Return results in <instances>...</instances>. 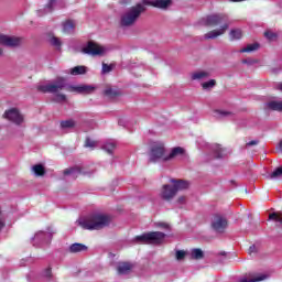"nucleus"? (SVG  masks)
I'll use <instances>...</instances> for the list:
<instances>
[{"label": "nucleus", "instance_id": "obj_31", "mask_svg": "<svg viewBox=\"0 0 282 282\" xmlns=\"http://www.w3.org/2000/svg\"><path fill=\"white\" fill-rule=\"evenodd\" d=\"M265 279H268L267 274H257V275H252L251 279H246L242 278L239 280V282H259V281H265Z\"/></svg>", "mask_w": 282, "mask_h": 282}, {"label": "nucleus", "instance_id": "obj_44", "mask_svg": "<svg viewBox=\"0 0 282 282\" xmlns=\"http://www.w3.org/2000/svg\"><path fill=\"white\" fill-rule=\"evenodd\" d=\"M85 147L89 148V149H95L96 148V141L87 138L86 142H85Z\"/></svg>", "mask_w": 282, "mask_h": 282}, {"label": "nucleus", "instance_id": "obj_2", "mask_svg": "<svg viewBox=\"0 0 282 282\" xmlns=\"http://www.w3.org/2000/svg\"><path fill=\"white\" fill-rule=\"evenodd\" d=\"M147 11V7L143 3H138L134 7L129 8L122 15L120 20L121 28H131L138 19H140V14Z\"/></svg>", "mask_w": 282, "mask_h": 282}, {"label": "nucleus", "instance_id": "obj_49", "mask_svg": "<svg viewBox=\"0 0 282 282\" xmlns=\"http://www.w3.org/2000/svg\"><path fill=\"white\" fill-rule=\"evenodd\" d=\"M259 144V140H253L247 143V147H257Z\"/></svg>", "mask_w": 282, "mask_h": 282}, {"label": "nucleus", "instance_id": "obj_34", "mask_svg": "<svg viewBox=\"0 0 282 282\" xmlns=\"http://www.w3.org/2000/svg\"><path fill=\"white\" fill-rule=\"evenodd\" d=\"M104 151H106V153H113V151L116 150V143L113 142H107L102 145Z\"/></svg>", "mask_w": 282, "mask_h": 282}, {"label": "nucleus", "instance_id": "obj_47", "mask_svg": "<svg viewBox=\"0 0 282 282\" xmlns=\"http://www.w3.org/2000/svg\"><path fill=\"white\" fill-rule=\"evenodd\" d=\"M6 226V223L3 221V217L1 216V209H0V231L3 230Z\"/></svg>", "mask_w": 282, "mask_h": 282}, {"label": "nucleus", "instance_id": "obj_32", "mask_svg": "<svg viewBox=\"0 0 282 282\" xmlns=\"http://www.w3.org/2000/svg\"><path fill=\"white\" fill-rule=\"evenodd\" d=\"M257 50H259V43H253V44L247 45V47L241 48L240 52L241 54H243V53L257 52Z\"/></svg>", "mask_w": 282, "mask_h": 282}, {"label": "nucleus", "instance_id": "obj_19", "mask_svg": "<svg viewBox=\"0 0 282 282\" xmlns=\"http://www.w3.org/2000/svg\"><path fill=\"white\" fill-rule=\"evenodd\" d=\"M170 182H171V184H173L176 193L178 191H186V188H188V186H191V183H188L187 181H184V180L172 178Z\"/></svg>", "mask_w": 282, "mask_h": 282}, {"label": "nucleus", "instance_id": "obj_53", "mask_svg": "<svg viewBox=\"0 0 282 282\" xmlns=\"http://www.w3.org/2000/svg\"><path fill=\"white\" fill-rule=\"evenodd\" d=\"M0 56H3V48H0Z\"/></svg>", "mask_w": 282, "mask_h": 282}, {"label": "nucleus", "instance_id": "obj_39", "mask_svg": "<svg viewBox=\"0 0 282 282\" xmlns=\"http://www.w3.org/2000/svg\"><path fill=\"white\" fill-rule=\"evenodd\" d=\"M113 64H106L102 63L101 74H110V72H113Z\"/></svg>", "mask_w": 282, "mask_h": 282}, {"label": "nucleus", "instance_id": "obj_43", "mask_svg": "<svg viewBox=\"0 0 282 282\" xmlns=\"http://www.w3.org/2000/svg\"><path fill=\"white\" fill-rule=\"evenodd\" d=\"M264 36L269 41H274V39L276 37V33H274L272 31H267V32H264Z\"/></svg>", "mask_w": 282, "mask_h": 282}, {"label": "nucleus", "instance_id": "obj_50", "mask_svg": "<svg viewBox=\"0 0 282 282\" xmlns=\"http://www.w3.org/2000/svg\"><path fill=\"white\" fill-rule=\"evenodd\" d=\"M252 252H257V247L254 245H252L250 248H249V253L252 254Z\"/></svg>", "mask_w": 282, "mask_h": 282}, {"label": "nucleus", "instance_id": "obj_20", "mask_svg": "<svg viewBox=\"0 0 282 282\" xmlns=\"http://www.w3.org/2000/svg\"><path fill=\"white\" fill-rule=\"evenodd\" d=\"M87 246L78 242L70 245L68 248V252H70L72 254H78V252H87Z\"/></svg>", "mask_w": 282, "mask_h": 282}, {"label": "nucleus", "instance_id": "obj_54", "mask_svg": "<svg viewBox=\"0 0 282 282\" xmlns=\"http://www.w3.org/2000/svg\"><path fill=\"white\" fill-rule=\"evenodd\" d=\"M161 226H162L163 228H166V225H165V224H161Z\"/></svg>", "mask_w": 282, "mask_h": 282}, {"label": "nucleus", "instance_id": "obj_35", "mask_svg": "<svg viewBox=\"0 0 282 282\" xmlns=\"http://www.w3.org/2000/svg\"><path fill=\"white\" fill-rule=\"evenodd\" d=\"M270 180H279L282 177V166L276 167L270 175Z\"/></svg>", "mask_w": 282, "mask_h": 282}, {"label": "nucleus", "instance_id": "obj_29", "mask_svg": "<svg viewBox=\"0 0 282 282\" xmlns=\"http://www.w3.org/2000/svg\"><path fill=\"white\" fill-rule=\"evenodd\" d=\"M243 37V32L240 29H234L229 33L230 41H239Z\"/></svg>", "mask_w": 282, "mask_h": 282}, {"label": "nucleus", "instance_id": "obj_26", "mask_svg": "<svg viewBox=\"0 0 282 282\" xmlns=\"http://www.w3.org/2000/svg\"><path fill=\"white\" fill-rule=\"evenodd\" d=\"M234 113L228 110H215L214 111V118H217L218 120H224L226 118H232Z\"/></svg>", "mask_w": 282, "mask_h": 282}, {"label": "nucleus", "instance_id": "obj_45", "mask_svg": "<svg viewBox=\"0 0 282 282\" xmlns=\"http://www.w3.org/2000/svg\"><path fill=\"white\" fill-rule=\"evenodd\" d=\"M43 276L45 279H52V268H47L43 271Z\"/></svg>", "mask_w": 282, "mask_h": 282}, {"label": "nucleus", "instance_id": "obj_3", "mask_svg": "<svg viewBox=\"0 0 282 282\" xmlns=\"http://www.w3.org/2000/svg\"><path fill=\"white\" fill-rule=\"evenodd\" d=\"M166 148L162 142H155L151 145L149 152V162L156 164V162H167Z\"/></svg>", "mask_w": 282, "mask_h": 282}, {"label": "nucleus", "instance_id": "obj_8", "mask_svg": "<svg viewBox=\"0 0 282 282\" xmlns=\"http://www.w3.org/2000/svg\"><path fill=\"white\" fill-rule=\"evenodd\" d=\"M82 52L83 54H88V56H102L106 54L107 48L94 41H90L82 48Z\"/></svg>", "mask_w": 282, "mask_h": 282}, {"label": "nucleus", "instance_id": "obj_30", "mask_svg": "<svg viewBox=\"0 0 282 282\" xmlns=\"http://www.w3.org/2000/svg\"><path fill=\"white\" fill-rule=\"evenodd\" d=\"M191 259H194L195 261L204 259V251L199 248L192 249Z\"/></svg>", "mask_w": 282, "mask_h": 282}, {"label": "nucleus", "instance_id": "obj_46", "mask_svg": "<svg viewBox=\"0 0 282 282\" xmlns=\"http://www.w3.org/2000/svg\"><path fill=\"white\" fill-rule=\"evenodd\" d=\"M243 65H254L257 63L256 59L247 58L242 61Z\"/></svg>", "mask_w": 282, "mask_h": 282}, {"label": "nucleus", "instance_id": "obj_22", "mask_svg": "<svg viewBox=\"0 0 282 282\" xmlns=\"http://www.w3.org/2000/svg\"><path fill=\"white\" fill-rule=\"evenodd\" d=\"M210 70H196L191 74L192 80H204V78H209Z\"/></svg>", "mask_w": 282, "mask_h": 282}, {"label": "nucleus", "instance_id": "obj_14", "mask_svg": "<svg viewBox=\"0 0 282 282\" xmlns=\"http://www.w3.org/2000/svg\"><path fill=\"white\" fill-rule=\"evenodd\" d=\"M227 30H228V24L220 25L219 29L212 30V31L207 32L204 35V40L205 41H210L213 39H218V36H224V34H226Z\"/></svg>", "mask_w": 282, "mask_h": 282}, {"label": "nucleus", "instance_id": "obj_27", "mask_svg": "<svg viewBox=\"0 0 282 282\" xmlns=\"http://www.w3.org/2000/svg\"><path fill=\"white\" fill-rule=\"evenodd\" d=\"M69 74L72 76H83L84 74H87V67L85 66H75L69 69Z\"/></svg>", "mask_w": 282, "mask_h": 282}, {"label": "nucleus", "instance_id": "obj_37", "mask_svg": "<svg viewBox=\"0 0 282 282\" xmlns=\"http://www.w3.org/2000/svg\"><path fill=\"white\" fill-rule=\"evenodd\" d=\"M62 129H74L76 127V122L74 120H66L61 122Z\"/></svg>", "mask_w": 282, "mask_h": 282}, {"label": "nucleus", "instance_id": "obj_48", "mask_svg": "<svg viewBox=\"0 0 282 282\" xmlns=\"http://www.w3.org/2000/svg\"><path fill=\"white\" fill-rule=\"evenodd\" d=\"M177 204H186V196H180L177 198Z\"/></svg>", "mask_w": 282, "mask_h": 282}, {"label": "nucleus", "instance_id": "obj_12", "mask_svg": "<svg viewBox=\"0 0 282 282\" xmlns=\"http://www.w3.org/2000/svg\"><path fill=\"white\" fill-rule=\"evenodd\" d=\"M175 195H177V192L175 189V186L172 184H164L160 192L161 199H164V202H171L175 198Z\"/></svg>", "mask_w": 282, "mask_h": 282}, {"label": "nucleus", "instance_id": "obj_41", "mask_svg": "<svg viewBox=\"0 0 282 282\" xmlns=\"http://www.w3.org/2000/svg\"><path fill=\"white\" fill-rule=\"evenodd\" d=\"M269 219H272L273 221H276L278 224H282V216L276 213L270 214Z\"/></svg>", "mask_w": 282, "mask_h": 282}, {"label": "nucleus", "instance_id": "obj_16", "mask_svg": "<svg viewBox=\"0 0 282 282\" xmlns=\"http://www.w3.org/2000/svg\"><path fill=\"white\" fill-rule=\"evenodd\" d=\"M173 3L172 0H154L152 2L150 1H143V6H153V8H159L160 10H167L169 7Z\"/></svg>", "mask_w": 282, "mask_h": 282}, {"label": "nucleus", "instance_id": "obj_17", "mask_svg": "<svg viewBox=\"0 0 282 282\" xmlns=\"http://www.w3.org/2000/svg\"><path fill=\"white\" fill-rule=\"evenodd\" d=\"M133 270V264L131 262H119L117 265L118 274H129Z\"/></svg>", "mask_w": 282, "mask_h": 282}, {"label": "nucleus", "instance_id": "obj_7", "mask_svg": "<svg viewBox=\"0 0 282 282\" xmlns=\"http://www.w3.org/2000/svg\"><path fill=\"white\" fill-rule=\"evenodd\" d=\"M56 235V229L53 227H48L46 231H37L33 238H31V241L33 246H43V243H50Z\"/></svg>", "mask_w": 282, "mask_h": 282}, {"label": "nucleus", "instance_id": "obj_5", "mask_svg": "<svg viewBox=\"0 0 282 282\" xmlns=\"http://www.w3.org/2000/svg\"><path fill=\"white\" fill-rule=\"evenodd\" d=\"M164 237H166V234L162 231H150L135 236L133 241L135 243H162Z\"/></svg>", "mask_w": 282, "mask_h": 282}, {"label": "nucleus", "instance_id": "obj_51", "mask_svg": "<svg viewBox=\"0 0 282 282\" xmlns=\"http://www.w3.org/2000/svg\"><path fill=\"white\" fill-rule=\"evenodd\" d=\"M278 89L282 91V83L278 85Z\"/></svg>", "mask_w": 282, "mask_h": 282}, {"label": "nucleus", "instance_id": "obj_38", "mask_svg": "<svg viewBox=\"0 0 282 282\" xmlns=\"http://www.w3.org/2000/svg\"><path fill=\"white\" fill-rule=\"evenodd\" d=\"M213 151L216 155V158H224V149L221 148V145L219 144H215L213 145Z\"/></svg>", "mask_w": 282, "mask_h": 282}, {"label": "nucleus", "instance_id": "obj_4", "mask_svg": "<svg viewBox=\"0 0 282 282\" xmlns=\"http://www.w3.org/2000/svg\"><path fill=\"white\" fill-rule=\"evenodd\" d=\"M67 88V84L65 83L64 77H57L54 82L45 85H39L37 91L42 94H58V91H63V89Z\"/></svg>", "mask_w": 282, "mask_h": 282}, {"label": "nucleus", "instance_id": "obj_36", "mask_svg": "<svg viewBox=\"0 0 282 282\" xmlns=\"http://www.w3.org/2000/svg\"><path fill=\"white\" fill-rule=\"evenodd\" d=\"M53 100L54 102H67V96L65 94L55 93Z\"/></svg>", "mask_w": 282, "mask_h": 282}, {"label": "nucleus", "instance_id": "obj_52", "mask_svg": "<svg viewBox=\"0 0 282 282\" xmlns=\"http://www.w3.org/2000/svg\"><path fill=\"white\" fill-rule=\"evenodd\" d=\"M279 149H280V151L282 153V140L280 141Z\"/></svg>", "mask_w": 282, "mask_h": 282}, {"label": "nucleus", "instance_id": "obj_6", "mask_svg": "<svg viewBox=\"0 0 282 282\" xmlns=\"http://www.w3.org/2000/svg\"><path fill=\"white\" fill-rule=\"evenodd\" d=\"M96 165H84V166H75L70 169L64 170V175H70L73 180H76L79 175H86L87 177H91L94 173H96Z\"/></svg>", "mask_w": 282, "mask_h": 282}, {"label": "nucleus", "instance_id": "obj_15", "mask_svg": "<svg viewBox=\"0 0 282 282\" xmlns=\"http://www.w3.org/2000/svg\"><path fill=\"white\" fill-rule=\"evenodd\" d=\"M177 158H180L181 160H184V158H186V150H184V148H173L171 153L165 158V160H167V162H171V160H175Z\"/></svg>", "mask_w": 282, "mask_h": 282}, {"label": "nucleus", "instance_id": "obj_25", "mask_svg": "<svg viewBox=\"0 0 282 282\" xmlns=\"http://www.w3.org/2000/svg\"><path fill=\"white\" fill-rule=\"evenodd\" d=\"M62 25L64 34H72L76 28V22H74L73 20H67L63 22Z\"/></svg>", "mask_w": 282, "mask_h": 282}, {"label": "nucleus", "instance_id": "obj_13", "mask_svg": "<svg viewBox=\"0 0 282 282\" xmlns=\"http://www.w3.org/2000/svg\"><path fill=\"white\" fill-rule=\"evenodd\" d=\"M212 227L216 232H224L228 228V220L221 216H215Z\"/></svg>", "mask_w": 282, "mask_h": 282}, {"label": "nucleus", "instance_id": "obj_9", "mask_svg": "<svg viewBox=\"0 0 282 282\" xmlns=\"http://www.w3.org/2000/svg\"><path fill=\"white\" fill-rule=\"evenodd\" d=\"M205 25L216 28V25H228L230 28V20L226 14H212L205 19Z\"/></svg>", "mask_w": 282, "mask_h": 282}, {"label": "nucleus", "instance_id": "obj_42", "mask_svg": "<svg viewBox=\"0 0 282 282\" xmlns=\"http://www.w3.org/2000/svg\"><path fill=\"white\" fill-rule=\"evenodd\" d=\"M175 257H176V261H184L186 257V251L177 250Z\"/></svg>", "mask_w": 282, "mask_h": 282}, {"label": "nucleus", "instance_id": "obj_33", "mask_svg": "<svg viewBox=\"0 0 282 282\" xmlns=\"http://www.w3.org/2000/svg\"><path fill=\"white\" fill-rule=\"evenodd\" d=\"M48 42L51 43V45H53V47H56V50H61V45H63V42H61V39L54 35L50 37Z\"/></svg>", "mask_w": 282, "mask_h": 282}, {"label": "nucleus", "instance_id": "obj_11", "mask_svg": "<svg viewBox=\"0 0 282 282\" xmlns=\"http://www.w3.org/2000/svg\"><path fill=\"white\" fill-rule=\"evenodd\" d=\"M0 45H4V47H21L23 45V37L1 34Z\"/></svg>", "mask_w": 282, "mask_h": 282}, {"label": "nucleus", "instance_id": "obj_28", "mask_svg": "<svg viewBox=\"0 0 282 282\" xmlns=\"http://www.w3.org/2000/svg\"><path fill=\"white\" fill-rule=\"evenodd\" d=\"M56 3V0H47V3L44 8V10H39L40 17H43V14H47L48 12H52L54 10V4Z\"/></svg>", "mask_w": 282, "mask_h": 282}, {"label": "nucleus", "instance_id": "obj_1", "mask_svg": "<svg viewBox=\"0 0 282 282\" xmlns=\"http://www.w3.org/2000/svg\"><path fill=\"white\" fill-rule=\"evenodd\" d=\"M78 226L84 230H102L111 224V216L102 213H94L77 220Z\"/></svg>", "mask_w": 282, "mask_h": 282}, {"label": "nucleus", "instance_id": "obj_23", "mask_svg": "<svg viewBox=\"0 0 282 282\" xmlns=\"http://www.w3.org/2000/svg\"><path fill=\"white\" fill-rule=\"evenodd\" d=\"M31 173H33L35 177H43L47 172L43 164H35L31 167Z\"/></svg>", "mask_w": 282, "mask_h": 282}, {"label": "nucleus", "instance_id": "obj_24", "mask_svg": "<svg viewBox=\"0 0 282 282\" xmlns=\"http://www.w3.org/2000/svg\"><path fill=\"white\" fill-rule=\"evenodd\" d=\"M104 96L107 98H116L120 96V90L113 86H107L104 90Z\"/></svg>", "mask_w": 282, "mask_h": 282}, {"label": "nucleus", "instance_id": "obj_10", "mask_svg": "<svg viewBox=\"0 0 282 282\" xmlns=\"http://www.w3.org/2000/svg\"><path fill=\"white\" fill-rule=\"evenodd\" d=\"M3 118L9 120L10 122H13V124H17L18 127H21V124L25 122V116L21 113V111L17 108L6 110Z\"/></svg>", "mask_w": 282, "mask_h": 282}, {"label": "nucleus", "instance_id": "obj_18", "mask_svg": "<svg viewBox=\"0 0 282 282\" xmlns=\"http://www.w3.org/2000/svg\"><path fill=\"white\" fill-rule=\"evenodd\" d=\"M264 109L282 113V100H270L265 104Z\"/></svg>", "mask_w": 282, "mask_h": 282}, {"label": "nucleus", "instance_id": "obj_40", "mask_svg": "<svg viewBox=\"0 0 282 282\" xmlns=\"http://www.w3.org/2000/svg\"><path fill=\"white\" fill-rule=\"evenodd\" d=\"M217 85L215 79H210L209 82H205L202 84L203 89H213Z\"/></svg>", "mask_w": 282, "mask_h": 282}, {"label": "nucleus", "instance_id": "obj_21", "mask_svg": "<svg viewBox=\"0 0 282 282\" xmlns=\"http://www.w3.org/2000/svg\"><path fill=\"white\" fill-rule=\"evenodd\" d=\"M73 91H77V94H91L96 90V87L89 85L70 87Z\"/></svg>", "mask_w": 282, "mask_h": 282}]
</instances>
